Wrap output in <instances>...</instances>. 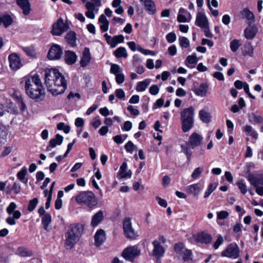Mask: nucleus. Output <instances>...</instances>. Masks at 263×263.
Listing matches in <instances>:
<instances>
[{
  "label": "nucleus",
  "instance_id": "f257e3e1",
  "mask_svg": "<svg viewBox=\"0 0 263 263\" xmlns=\"http://www.w3.org/2000/svg\"><path fill=\"white\" fill-rule=\"evenodd\" d=\"M44 72L45 84L48 90L54 96L63 93L67 88L64 76L56 68H47Z\"/></svg>",
  "mask_w": 263,
  "mask_h": 263
},
{
  "label": "nucleus",
  "instance_id": "f03ea898",
  "mask_svg": "<svg viewBox=\"0 0 263 263\" xmlns=\"http://www.w3.org/2000/svg\"><path fill=\"white\" fill-rule=\"evenodd\" d=\"M84 230L82 224H71L65 233V247L67 249H71L79 241Z\"/></svg>",
  "mask_w": 263,
  "mask_h": 263
},
{
  "label": "nucleus",
  "instance_id": "7ed1b4c3",
  "mask_svg": "<svg viewBox=\"0 0 263 263\" xmlns=\"http://www.w3.org/2000/svg\"><path fill=\"white\" fill-rule=\"evenodd\" d=\"M203 139V137L201 135L194 132L189 137L186 144L181 145L182 152L186 155L189 162L191 161L192 156V152L191 148L194 149L196 147L200 146L202 143Z\"/></svg>",
  "mask_w": 263,
  "mask_h": 263
},
{
  "label": "nucleus",
  "instance_id": "20e7f679",
  "mask_svg": "<svg viewBox=\"0 0 263 263\" xmlns=\"http://www.w3.org/2000/svg\"><path fill=\"white\" fill-rule=\"evenodd\" d=\"M194 109L190 107L183 109L180 112V119L182 129L184 133L189 132L193 126L194 120Z\"/></svg>",
  "mask_w": 263,
  "mask_h": 263
},
{
  "label": "nucleus",
  "instance_id": "39448f33",
  "mask_svg": "<svg viewBox=\"0 0 263 263\" xmlns=\"http://www.w3.org/2000/svg\"><path fill=\"white\" fill-rule=\"evenodd\" d=\"M76 200L78 204L86 205L90 208L96 206L98 202L95 194L91 191L80 192L76 196Z\"/></svg>",
  "mask_w": 263,
  "mask_h": 263
},
{
  "label": "nucleus",
  "instance_id": "423d86ee",
  "mask_svg": "<svg viewBox=\"0 0 263 263\" xmlns=\"http://www.w3.org/2000/svg\"><path fill=\"white\" fill-rule=\"evenodd\" d=\"M174 250L179 258H182L184 261L192 260L191 250L186 249L182 243H177L174 246Z\"/></svg>",
  "mask_w": 263,
  "mask_h": 263
},
{
  "label": "nucleus",
  "instance_id": "0eeeda50",
  "mask_svg": "<svg viewBox=\"0 0 263 263\" xmlns=\"http://www.w3.org/2000/svg\"><path fill=\"white\" fill-rule=\"evenodd\" d=\"M140 249L137 246H129L123 251L122 256L125 259L133 261L136 257L140 255Z\"/></svg>",
  "mask_w": 263,
  "mask_h": 263
},
{
  "label": "nucleus",
  "instance_id": "6e6552de",
  "mask_svg": "<svg viewBox=\"0 0 263 263\" xmlns=\"http://www.w3.org/2000/svg\"><path fill=\"white\" fill-rule=\"evenodd\" d=\"M123 228L124 234L127 238L135 239L137 236V232L132 227L131 219L129 217H125L124 219Z\"/></svg>",
  "mask_w": 263,
  "mask_h": 263
},
{
  "label": "nucleus",
  "instance_id": "1a4fd4ad",
  "mask_svg": "<svg viewBox=\"0 0 263 263\" xmlns=\"http://www.w3.org/2000/svg\"><path fill=\"white\" fill-rule=\"evenodd\" d=\"M68 28V25L64 22L62 18H60L53 25L51 33L53 35L60 36L66 31Z\"/></svg>",
  "mask_w": 263,
  "mask_h": 263
},
{
  "label": "nucleus",
  "instance_id": "9d476101",
  "mask_svg": "<svg viewBox=\"0 0 263 263\" xmlns=\"http://www.w3.org/2000/svg\"><path fill=\"white\" fill-rule=\"evenodd\" d=\"M239 248L236 244L231 243L221 253L222 256L236 259L239 256Z\"/></svg>",
  "mask_w": 263,
  "mask_h": 263
},
{
  "label": "nucleus",
  "instance_id": "9b49d317",
  "mask_svg": "<svg viewBox=\"0 0 263 263\" xmlns=\"http://www.w3.org/2000/svg\"><path fill=\"white\" fill-rule=\"evenodd\" d=\"M153 245L154 246L153 255L156 258L157 263H161L160 259L163 256L165 253V249L160 245V242L157 240L153 242Z\"/></svg>",
  "mask_w": 263,
  "mask_h": 263
},
{
  "label": "nucleus",
  "instance_id": "f8f14e48",
  "mask_svg": "<svg viewBox=\"0 0 263 263\" xmlns=\"http://www.w3.org/2000/svg\"><path fill=\"white\" fill-rule=\"evenodd\" d=\"M63 53L62 49L58 45H53L50 48L47 57L49 60H55L61 58Z\"/></svg>",
  "mask_w": 263,
  "mask_h": 263
},
{
  "label": "nucleus",
  "instance_id": "ddd939ff",
  "mask_svg": "<svg viewBox=\"0 0 263 263\" xmlns=\"http://www.w3.org/2000/svg\"><path fill=\"white\" fill-rule=\"evenodd\" d=\"M246 178L254 187L263 185V176L261 174H254L249 172Z\"/></svg>",
  "mask_w": 263,
  "mask_h": 263
},
{
  "label": "nucleus",
  "instance_id": "4468645a",
  "mask_svg": "<svg viewBox=\"0 0 263 263\" xmlns=\"http://www.w3.org/2000/svg\"><path fill=\"white\" fill-rule=\"evenodd\" d=\"M104 36L107 44L109 45L111 48H115L118 43H123L124 41V37L121 34L115 35L112 37L107 33H105Z\"/></svg>",
  "mask_w": 263,
  "mask_h": 263
},
{
  "label": "nucleus",
  "instance_id": "2eb2a0df",
  "mask_svg": "<svg viewBox=\"0 0 263 263\" xmlns=\"http://www.w3.org/2000/svg\"><path fill=\"white\" fill-rule=\"evenodd\" d=\"M8 59L10 67L13 70H17L23 66L20 57L17 53H14L10 54Z\"/></svg>",
  "mask_w": 263,
  "mask_h": 263
},
{
  "label": "nucleus",
  "instance_id": "dca6fc26",
  "mask_svg": "<svg viewBox=\"0 0 263 263\" xmlns=\"http://www.w3.org/2000/svg\"><path fill=\"white\" fill-rule=\"evenodd\" d=\"M23 82H25V89L26 93L27 95L30 97V98H33V88H32V83H33V75L32 74V72L29 73V74L23 78Z\"/></svg>",
  "mask_w": 263,
  "mask_h": 263
},
{
  "label": "nucleus",
  "instance_id": "f3484780",
  "mask_svg": "<svg viewBox=\"0 0 263 263\" xmlns=\"http://www.w3.org/2000/svg\"><path fill=\"white\" fill-rule=\"evenodd\" d=\"M142 3L145 10L150 15H154L156 12V7L153 0H140Z\"/></svg>",
  "mask_w": 263,
  "mask_h": 263
},
{
  "label": "nucleus",
  "instance_id": "a211bd4d",
  "mask_svg": "<svg viewBox=\"0 0 263 263\" xmlns=\"http://www.w3.org/2000/svg\"><path fill=\"white\" fill-rule=\"evenodd\" d=\"M249 25V26L244 30V35L247 40H251L255 37L257 33L258 28L255 25Z\"/></svg>",
  "mask_w": 263,
  "mask_h": 263
},
{
  "label": "nucleus",
  "instance_id": "6ab92c4d",
  "mask_svg": "<svg viewBox=\"0 0 263 263\" xmlns=\"http://www.w3.org/2000/svg\"><path fill=\"white\" fill-rule=\"evenodd\" d=\"M91 59V54L89 49L85 47L83 51L82 55L80 60V64L81 67H85L87 66Z\"/></svg>",
  "mask_w": 263,
  "mask_h": 263
},
{
  "label": "nucleus",
  "instance_id": "aec40b11",
  "mask_svg": "<svg viewBox=\"0 0 263 263\" xmlns=\"http://www.w3.org/2000/svg\"><path fill=\"white\" fill-rule=\"evenodd\" d=\"M191 19V14L186 9L182 8L179 9L177 16V21L179 22H189Z\"/></svg>",
  "mask_w": 263,
  "mask_h": 263
},
{
  "label": "nucleus",
  "instance_id": "412c9836",
  "mask_svg": "<svg viewBox=\"0 0 263 263\" xmlns=\"http://www.w3.org/2000/svg\"><path fill=\"white\" fill-rule=\"evenodd\" d=\"M195 239L199 242L209 243L211 242L212 237L210 234L204 232H201L197 234Z\"/></svg>",
  "mask_w": 263,
  "mask_h": 263
},
{
  "label": "nucleus",
  "instance_id": "4be33fe9",
  "mask_svg": "<svg viewBox=\"0 0 263 263\" xmlns=\"http://www.w3.org/2000/svg\"><path fill=\"white\" fill-rule=\"evenodd\" d=\"M17 5L23 10V14L27 15L30 13L31 5L29 0H16Z\"/></svg>",
  "mask_w": 263,
  "mask_h": 263
},
{
  "label": "nucleus",
  "instance_id": "5701e85b",
  "mask_svg": "<svg viewBox=\"0 0 263 263\" xmlns=\"http://www.w3.org/2000/svg\"><path fill=\"white\" fill-rule=\"evenodd\" d=\"M195 24L201 28L206 27L209 25V22L206 16L201 12H198L196 16Z\"/></svg>",
  "mask_w": 263,
  "mask_h": 263
},
{
  "label": "nucleus",
  "instance_id": "b1692460",
  "mask_svg": "<svg viewBox=\"0 0 263 263\" xmlns=\"http://www.w3.org/2000/svg\"><path fill=\"white\" fill-rule=\"evenodd\" d=\"M106 239L105 231L102 229H100L96 232L95 235V245L99 247L104 242Z\"/></svg>",
  "mask_w": 263,
  "mask_h": 263
},
{
  "label": "nucleus",
  "instance_id": "393cba45",
  "mask_svg": "<svg viewBox=\"0 0 263 263\" xmlns=\"http://www.w3.org/2000/svg\"><path fill=\"white\" fill-rule=\"evenodd\" d=\"M240 14L241 17L247 20V24L251 25L255 21L253 13L248 9H244L241 11Z\"/></svg>",
  "mask_w": 263,
  "mask_h": 263
},
{
  "label": "nucleus",
  "instance_id": "a878e982",
  "mask_svg": "<svg viewBox=\"0 0 263 263\" xmlns=\"http://www.w3.org/2000/svg\"><path fill=\"white\" fill-rule=\"evenodd\" d=\"M45 97V92L44 88L41 86L40 88H34V101L38 102L42 101Z\"/></svg>",
  "mask_w": 263,
  "mask_h": 263
},
{
  "label": "nucleus",
  "instance_id": "bb28decb",
  "mask_svg": "<svg viewBox=\"0 0 263 263\" xmlns=\"http://www.w3.org/2000/svg\"><path fill=\"white\" fill-rule=\"evenodd\" d=\"M103 218V212L99 211L92 216L90 223L91 226L93 228L97 227L102 221Z\"/></svg>",
  "mask_w": 263,
  "mask_h": 263
},
{
  "label": "nucleus",
  "instance_id": "cd10ccee",
  "mask_svg": "<svg viewBox=\"0 0 263 263\" xmlns=\"http://www.w3.org/2000/svg\"><path fill=\"white\" fill-rule=\"evenodd\" d=\"M127 163L126 162H123L121 165L119 172L121 178L131 177L132 172L130 170H127Z\"/></svg>",
  "mask_w": 263,
  "mask_h": 263
},
{
  "label": "nucleus",
  "instance_id": "c85d7f7f",
  "mask_svg": "<svg viewBox=\"0 0 263 263\" xmlns=\"http://www.w3.org/2000/svg\"><path fill=\"white\" fill-rule=\"evenodd\" d=\"M77 56L74 52L66 51L65 53V61L68 65L74 64L77 61Z\"/></svg>",
  "mask_w": 263,
  "mask_h": 263
},
{
  "label": "nucleus",
  "instance_id": "c756f323",
  "mask_svg": "<svg viewBox=\"0 0 263 263\" xmlns=\"http://www.w3.org/2000/svg\"><path fill=\"white\" fill-rule=\"evenodd\" d=\"M85 7L87 10L85 13L86 16L89 18H95V15L94 13V11L95 10V8H94V5L92 4V3H90L89 2H86Z\"/></svg>",
  "mask_w": 263,
  "mask_h": 263
},
{
  "label": "nucleus",
  "instance_id": "7c9ffc66",
  "mask_svg": "<svg viewBox=\"0 0 263 263\" xmlns=\"http://www.w3.org/2000/svg\"><path fill=\"white\" fill-rule=\"evenodd\" d=\"M99 22L101 24L100 29L103 32L107 31L109 28V21L104 14H101L99 18Z\"/></svg>",
  "mask_w": 263,
  "mask_h": 263
},
{
  "label": "nucleus",
  "instance_id": "2f4dec72",
  "mask_svg": "<svg viewBox=\"0 0 263 263\" xmlns=\"http://www.w3.org/2000/svg\"><path fill=\"white\" fill-rule=\"evenodd\" d=\"M208 85L206 83H201L199 87L196 88L194 92L197 95L201 97L205 96L207 93Z\"/></svg>",
  "mask_w": 263,
  "mask_h": 263
},
{
  "label": "nucleus",
  "instance_id": "473e14b6",
  "mask_svg": "<svg viewBox=\"0 0 263 263\" xmlns=\"http://www.w3.org/2000/svg\"><path fill=\"white\" fill-rule=\"evenodd\" d=\"M65 40L68 44L74 47L76 45V34L73 31H69L65 36Z\"/></svg>",
  "mask_w": 263,
  "mask_h": 263
},
{
  "label": "nucleus",
  "instance_id": "72a5a7b5",
  "mask_svg": "<svg viewBox=\"0 0 263 263\" xmlns=\"http://www.w3.org/2000/svg\"><path fill=\"white\" fill-rule=\"evenodd\" d=\"M151 83V80L149 79H145L143 81L138 83L136 90L138 92L144 91Z\"/></svg>",
  "mask_w": 263,
  "mask_h": 263
},
{
  "label": "nucleus",
  "instance_id": "f704fd0d",
  "mask_svg": "<svg viewBox=\"0 0 263 263\" xmlns=\"http://www.w3.org/2000/svg\"><path fill=\"white\" fill-rule=\"evenodd\" d=\"M12 23V19L11 16L8 14L0 15V25H3L7 27Z\"/></svg>",
  "mask_w": 263,
  "mask_h": 263
},
{
  "label": "nucleus",
  "instance_id": "c9c22d12",
  "mask_svg": "<svg viewBox=\"0 0 263 263\" xmlns=\"http://www.w3.org/2000/svg\"><path fill=\"white\" fill-rule=\"evenodd\" d=\"M63 140L62 136L57 134L54 138L51 139L49 141V146L52 148L55 147L57 145H61Z\"/></svg>",
  "mask_w": 263,
  "mask_h": 263
},
{
  "label": "nucleus",
  "instance_id": "e433bc0d",
  "mask_svg": "<svg viewBox=\"0 0 263 263\" xmlns=\"http://www.w3.org/2000/svg\"><path fill=\"white\" fill-rule=\"evenodd\" d=\"M12 97L14 100H15L18 104H20L21 110L22 111H24L26 109V106L23 100L22 97L18 93L14 92L12 95Z\"/></svg>",
  "mask_w": 263,
  "mask_h": 263
},
{
  "label": "nucleus",
  "instance_id": "4c0bfd02",
  "mask_svg": "<svg viewBox=\"0 0 263 263\" xmlns=\"http://www.w3.org/2000/svg\"><path fill=\"white\" fill-rule=\"evenodd\" d=\"M200 188L198 184H193L188 186L187 192L189 194L197 196L200 192Z\"/></svg>",
  "mask_w": 263,
  "mask_h": 263
},
{
  "label": "nucleus",
  "instance_id": "58836bf2",
  "mask_svg": "<svg viewBox=\"0 0 263 263\" xmlns=\"http://www.w3.org/2000/svg\"><path fill=\"white\" fill-rule=\"evenodd\" d=\"M199 116L200 120L204 123H208L211 121V116L210 114L204 110H200Z\"/></svg>",
  "mask_w": 263,
  "mask_h": 263
},
{
  "label": "nucleus",
  "instance_id": "ea45409f",
  "mask_svg": "<svg viewBox=\"0 0 263 263\" xmlns=\"http://www.w3.org/2000/svg\"><path fill=\"white\" fill-rule=\"evenodd\" d=\"M114 54L118 58H121L122 57L126 58L127 57V53L125 48L122 47L117 48L114 51Z\"/></svg>",
  "mask_w": 263,
  "mask_h": 263
},
{
  "label": "nucleus",
  "instance_id": "a19ab883",
  "mask_svg": "<svg viewBox=\"0 0 263 263\" xmlns=\"http://www.w3.org/2000/svg\"><path fill=\"white\" fill-rule=\"evenodd\" d=\"M248 118L251 122L256 124L261 123L263 121V118L253 113L248 114Z\"/></svg>",
  "mask_w": 263,
  "mask_h": 263
},
{
  "label": "nucleus",
  "instance_id": "79ce46f5",
  "mask_svg": "<svg viewBox=\"0 0 263 263\" xmlns=\"http://www.w3.org/2000/svg\"><path fill=\"white\" fill-rule=\"evenodd\" d=\"M16 254L22 257L30 256L32 255V252L28 251L24 247H20L17 249Z\"/></svg>",
  "mask_w": 263,
  "mask_h": 263
},
{
  "label": "nucleus",
  "instance_id": "37998d69",
  "mask_svg": "<svg viewBox=\"0 0 263 263\" xmlns=\"http://www.w3.org/2000/svg\"><path fill=\"white\" fill-rule=\"evenodd\" d=\"M6 108V111L11 114L17 115L18 113L16 106L11 102L7 104Z\"/></svg>",
  "mask_w": 263,
  "mask_h": 263
},
{
  "label": "nucleus",
  "instance_id": "c03bdc74",
  "mask_svg": "<svg viewBox=\"0 0 263 263\" xmlns=\"http://www.w3.org/2000/svg\"><path fill=\"white\" fill-rule=\"evenodd\" d=\"M44 229L48 231V226L51 221V216L49 214H45L42 219Z\"/></svg>",
  "mask_w": 263,
  "mask_h": 263
},
{
  "label": "nucleus",
  "instance_id": "a18cd8bd",
  "mask_svg": "<svg viewBox=\"0 0 263 263\" xmlns=\"http://www.w3.org/2000/svg\"><path fill=\"white\" fill-rule=\"evenodd\" d=\"M186 61L188 63V64H186V65L188 67L190 68H193L194 66L190 65V64H196L197 63L198 59L197 58L196 54L187 56L186 59Z\"/></svg>",
  "mask_w": 263,
  "mask_h": 263
},
{
  "label": "nucleus",
  "instance_id": "49530a36",
  "mask_svg": "<svg viewBox=\"0 0 263 263\" xmlns=\"http://www.w3.org/2000/svg\"><path fill=\"white\" fill-rule=\"evenodd\" d=\"M254 50L252 45L250 43H247L244 46L243 50V55H248L250 57L253 55Z\"/></svg>",
  "mask_w": 263,
  "mask_h": 263
},
{
  "label": "nucleus",
  "instance_id": "de8ad7c7",
  "mask_svg": "<svg viewBox=\"0 0 263 263\" xmlns=\"http://www.w3.org/2000/svg\"><path fill=\"white\" fill-rule=\"evenodd\" d=\"M244 131L249 133V135L255 139L258 138L257 132L250 125H246L244 128Z\"/></svg>",
  "mask_w": 263,
  "mask_h": 263
},
{
  "label": "nucleus",
  "instance_id": "09e8293b",
  "mask_svg": "<svg viewBox=\"0 0 263 263\" xmlns=\"http://www.w3.org/2000/svg\"><path fill=\"white\" fill-rule=\"evenodd\" d=\"M27 173V170L25 167H23L20 172L17 174V177L18 179L23 183H26L27 179H26L25 176Z\"/></svg>",
  "mask_w": 263,
  "mask_h": 263
},
{
  "label": "nucleus",
  "instance_id": "8fccbe9b",
  "mask_svg": "<svg viewBox=\"0 0 263 263\" xmlns=\"http://www.w3.org/2000/svg\"><path fill=\"white\" fill-rule=\"evenodd\" d=\"M241 45V44L240 43V41L237 39L232 40L230 44L231 50L233 52L237 51Z\"/></svg>",
  "mask_w": 263,
  "mask_h": 263
},
{
  "label": "nucleus",
  "instance_id": "3c124183",
  "mask_svg": "<svg viewBox=\"0 0 263 263\" xmlns=\"http://www.w3.org/2000/svg\"><path fill=\"white\" fill-rule=\"evenodd\" d=\"M125 148L127 152L132 154L134 151L137 149V147L132 141H129L125 145Z\"/></svg>",
  "mask_w": 263,
  "mask_h": 263
},
{
  "label": "nucleus",
  "instance_id": "603ef678",
  "mask_svg": "<svg viewBox=\"0 0 263 263\" xmlns=\"http://www.w3.org/2000/svg\"><path fill=\"white\" fill-rule=\"evenodd\" d=\"M239 189L242 194H245L247 192V186L246 185L244 181L241 180L236 183Z\"/></svg>",
  "mask_w": 263,
  "mask_h": 263
},
{
  "label": "nucleus",
  "instance_id": "864d4df0",
  "mask_svg": "<svg viewBox=\"0 0 263 263\" xmlns=\"http://www.w3.org/2000/svg\"><path fill=\"white\" fill-rule=\"evenodd\" d=\"M179 44L182 48H187L190 45V41L187 38L181 36L179 39Z\"/></svg>",
  "mask_w": 263,
  "mask_h": 263
},
{
  "label": "nucleus",
  "instance_id": "5fc2aeb1",
  "mask_svg": "<svg viewBox=\"0 0 263 263\" xmlns=\"http://www.w3.org/2000/svg\"><path fill=\"white\" fill-rule=\"evenodd\" d=\"M57 128L59 130H63L66 134H68L70 132V126L66 125L63 122H60L57 124Z\"/></svg>",
  "mask_w": 263,
  "mask_h": 263
},
{
  "label": "nucleus",
  "instance_id": "6e6d98bb",
  "mask_svg": "<svg viewBox=\"0 0 263 263\" xmlns=\"http://www.w3.org/2000/svg\"><path fill=\"white\" fill-rule=\"evenodd\" d=\"M216 187V186H214V185L212 183L209 184L207 190L205 191L204 193V198H208L210 196V195L214 191Z\"/></svg>",
  "mask_w": 263,
  "mask_h": 263
},
{
  "label": "nucleus",
  "instance_id": "4d7b16f0",
  "mask_svg": "<svg viewBox=\"0 0 263 263\" xmlns=\"http://www.w3.org/2000/svg\"><path fill=\"white\" fill-rule=\"evenodd\" d=\"M102 124L101 121L99 119V117H96L93 118L92 121L90 122V124L95 128H97Z\"/></svg>",
  "mask_w": 263,
  "mask_h": 263
},
{
  "label": "nucleus",
  "instance_id": "13d9d810",
  "mask_svg": "<svg viewBox=\"0 0 263 263\" xmlns=\"http://www.w3.org/2000/svg\"><path fill=\"white\" fill-rule=\"evenodd\" d=\"M167 41L170 43L174 42L176 40V35L174 32H170L166 36Z\"/></svg>",
  "mask_w": 263,
  "mask_h": 263
},
{
  "label": "nucleus",
  "instance_id": "bf43d9fd",
  "mask_svg": "<svg viewBox=\"0 0 263 263\" xmlns=\"http://www.w3.org/2000/svg\"><path fill=\"white\" fill-rule=\"evenodd\" d=\"M115 94L117 98L124 100L125 99V92L122 89H117L115 91Z\"/></svg>",
  "mask_w": 263,
  "mask_h": 263
},
{
  "label": "nucleus",
  "instance_id": "052dcab7",
  "mask_svg": "<svg viewBox=\"0 0 263 263\" xmlns=\"http://www.w3.org/2000/svg\"><path fill=\"white\" fill-rule=\"evenodd\" d=\"M203 170L202 168L198 167L195 168L192 174V177L195 179L198 177L201 173L203 172Z\"/></svg>",
  "mask_w": 263,
  "mask_h": 263
},
{
  "label": "nucleus",
  "instance_id": "680f3d73",
  "mask_svg": "<svg viewBox=\"0 0 263 263\" xmlns=\"http://www.w3.org/2000/svg\"><path fill=\"white\" fill-rule=\"evenodd\" d=\"M34 83L36 86L35 88H40V86L44 88L42 81L37 74L34 76Z\"/></svg>",
  "mask_w": 263,
  "mask_h": 263
},
{
  "label": "nucleus",
  "instance_id": "e2e57ef3",
  "mask_svg": "<svg viewBox=\"0 0 263 263\" xmlns=\"http://www.w3.org/2000/svg\"><path fill=\"white\" fill-rule=\"evenodd\" d=\"M16 204H15V203L12 202L10 203L9 206L7 208V209H6L7 212L10 215V214H12V213L15 211V210L16 209Z\"/></svg>",
  "mask_w": 263,
  "mask_h": 263
},
{
  "label": "nucleus",
  "instance_id": "0e129e2a",
  "mask_svg": "<svg viewBox=\"0 0 263 263\" xmlns=\"http://www.w3.org/2000/svg\"><path fill=\"white\" fill-rule=\"evenodd\" d=\"M121 71L120 66L117 64H112L110 68V72L116 75Z\"/></svg>",
  "mask_w": 263,
  "mask_h": 263
},
{
  "label": "nucleus",
  "instance_id": "69168bd1",
  "mask_svg": "<svg viewBox=\"0 0 263 263\" xmlns=\"http://www.w3.org/2000/svg\"><path fill=\"white\" fill-rule=\"evenodd\" d=\"M229 213L226 211H221L217 213L218 219H224L229 216Z\"/></svg>",
  "mask_w": 263,
  "mask_h": 263
},
{
  "label": "nucleus",
  "instance_id": "338daca9",
  "mask_svg": "<svg viewBox=\"0 0 263 263\" xmlns=\"http://www.w3.org/2000/svg\"><path fill=\"white\" fill-rule=\"evenodd\" d=\"M132 115L134 116H138L139 114V111L138 109L135 108L132 105H128L127 108Z\"/></svg>",
  "mask_w": 263,
  "mask_h": 263
},
{
  "label": "nucleus",
  "instance_id": "774afa93",
  "mask_svg": "<svg viewBox=\"0 0 263 263\" xmlns=\"http://www.w3.org/2000/svg\"><path fill=\"white\" fill-rule=\"evenodd\" d=\"M159 91V88L156 85H152L149 89V93L152 95H156Z\"/></svg>",
  "mask_w": 263,
  "mask_h": 263
}]
</instances>
